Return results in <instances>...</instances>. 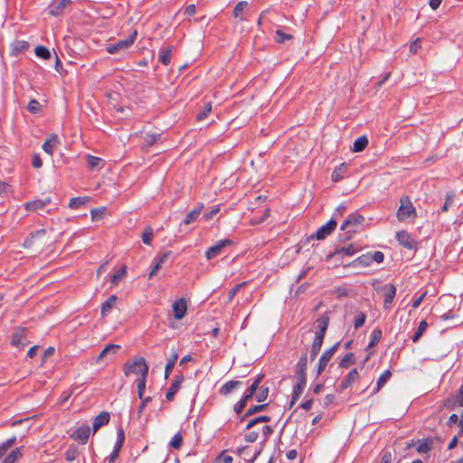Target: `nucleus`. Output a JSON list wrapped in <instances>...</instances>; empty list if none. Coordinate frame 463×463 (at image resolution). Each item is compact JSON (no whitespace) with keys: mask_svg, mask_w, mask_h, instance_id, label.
I'll use <instances>...</instances> for the list:
<instances>
[{"mask_svg":"<svg viewBox=\"0 0 463 463\" xmlns=\"http://www.w3.org/2000/svg\"><path fill=\"white\" fill-rule=\"evenodd\" d=\"M364 221V216L357 213L349 214L340 227L341 231L345 232L343 240L351 239L352 234L357 232L358 227Z\"/></svg>","mask_w":463,"mask_h":463,"instance_id":"f257e3e1","label":"nucleus"},{"mask_svg":"<svg viewBox=\"0 0 463 463\" xmlns=\"http://www.w3.org/2000/svg\"><path fill=\"white\" fill-rule=\"evenodd\" d=\"M401 205L397 211V219L403 222L409 218L416 217V209L408 196H402L400 200Z\"/></svg>","mask_w":463,"mask_h":463,"instance_id":"f03ea898","label":"nucleus"},{"mask_svg":"<svg viewBox=\"0 0 463 463\" xmlns=\"http://www.w3.org/2000/svg\"><path fill=\"white\" fill-rule=\"evenodd\" d=\"M137 35V31H134L127 39L119 40L113 44H109L106 51L110 53H118L128 49L135 42Z\"/></svg>","mask_w":463,"mask_h":463,"instance_id":"7ed1b4c3","label":"nucleus"},{"mask_svg":"<svg viewBox=\"0 0 463 463\" xmlns=\"http://www.w3.org/2000/svg\"><path fill=\"white\" fill-rule=\"evenodd\" d=\"M28 330L25 327H15L12 335L11 345L14 347L23 348L29 344L25 341Z\"/></svg>","mask_w":463,"mask_h":463,"instance_id":"20e7f679","label":"nucleus"},{"mask_svg":"<svg viewBox=\"0 0 463 463\" xmlns=\"http://www.w3.org/2000/svg\"><path fill=\"white\" fill-rule=\"evenodd\" d=\"M328 321L329 320H320V323L318 325V330L316 332V335L313 340L311 347L317 348L318 350L321 349L328 327Z\"/></svg>","mask_w":463,"mask_h":463,"instance_id":"39448f33","label":"nucleus"},{"mask_svg":"<svg viewBox=\"0 0 463 463\" xmlns=\"http://www.w3.org/2000/svg\"><path fill=\"white\" fill-rule=\"evenodd\" d=\"M144 365H147L145 358L138 357L135 359L132 363L126 364L124 365V373L126 375L138 373H140L141 375H143Z\"/></svg>","mask_w":463,"mask_h":463,"instance_id":"423d86ee","label":"nucleus"},{"mask_svg":"<svg viewBox=\"0 0 463 463\" xmlns=\"http://www.w3.org/2000/svg\"><path fill=\"white\" fill-rule=\"evenodd\" d=\"M232 241L229 239H224V240H221V241H217L213 246L210 247L206 250V252H205L206 259L212 260L214 257L218 256L222 252V249L232 245Z\"/></svg>","mask_w":463,"mask_h":463,"instance_id":"0eeeda50","label":"nucleus"},{"mask_svg":"<svg viewBox=\"0 0 463 463\" xmlns=\"http://www.w3.org/2000/svg\"><path fill=\"white\" fill-rule=\"evenodd\" d=\"M339 343L334 345L331 348L324 351L318 361L317 373L320 374L326 369L327 363L330 361L335 351L337 350Z\"/></svg>","mask_w":463,"mask_h":463,"instance_id":"6e6552de","label":"nucleus"},{"mask_svg":"<svg viewBox=\"0 0 463 463\" xmlns=\"http://www.w3.org/2000/svg\"><path fill=\"white\" fill-rule=\"evenodd\" d=\"M337 225V222L335 219H331L327 223L322 225L317 232L311 236V238H316L317 240H324L326 236H328Z\"/></svg>","mask_w":463,"mask_h":463,"instance_id":"1a4fd4ad","label":"nucleus"},{"mask_svg":"<svg viewBox=\"0 0 463 463\" xmlns=\"http://www.w3.org/2000/svg\"><path fill=\"white\" fill-rule=\"evenodd\" d=\"M379 291L381 292L383 298V303L384 307H386L389 306L396 294V287L393 284H385L382 288H379Z\"/></svg>","mask_w":463,"mask_h":463,"instance_id":"9d476101","label":"nucleus"},{"mask_svg":"<svg viewBox=\"0 0 463 463\" xmlns=\"http://www.w3.org/2000/svg\"><path fill=\"white\" fill-rule=\"evenodd\" d=\"M90 433V429L88 425L84 424L78 429H76L71 434V438L78 440L81 444H86L88 442L89 437Z\"/></svg>","mask_w":463,"mask_h":463,"instance_id":"9b49d317","label":"nucleus"},{"mask_svg":"<svg viewBox=\"0 0 463 463\" xmlns=\"http://www.w3.org/2000/svg\"><path fill=\"white\" fill-rule=\"evenodd\" d=\"M71 4V0H60L57 4H52L48 8V14L52 16L62 15L65 9Z\"/></svg>","mask_w":463,"mask_h":463,"instance_id":"f8f14e48","label":"nucleus"},{"mask_svg":"<svg viewBox=\"0 0 463 463\" xmlns=\"http://www.w3.org/2000/svg\"><path fill=\"white\" fill-rule=\"evenodd\" d=\"M396 239L403 247L412 250L416 247V241L405 231H401L396 233Z\"/></svg>","mask_w":463,"mask_h":463,"instance_id":"ddd939ff","label":"nucleus"},{"mask_svg":"<svg viewBox=\"0 0 463 463\" xmlns=\"http://www.w3.org/2000/svg\"><path fill=\"white\" fill-rule=\"evenodd\" d=\"M184 375L182 373L176 375L174 379V381L171 383L170 388L167 390L165 393V399L169 402L173 401L175 398V395L179 391L182 383L184 382Z\"/></svg>","mask_w":463,"mask_h":463,"instance_id":"4468645a","label":"nucleus"},{"mask_svg":"<svg viewBox=\"0 0 463 463\" xmlns=\"http://www.w3.org/2000/svg\"><path fill=\"white\" fill-rule=\"evenodd\" d=\"M110 420V414L108 411H102L97 415L92 423L93 432H97L101 427L109 424Z\"/></svg>","mask_w":463,"mask_h":463,"instance_id":"2eb2a0df","label":"nucleus"},{"mask_svg":"<svg viewBox=\"0 0 463 463\" xmlns=\"http://www.w3.org/2000/svg\"><path fill=\"white\" fill-rule=\"evenodd\" d=\"M51 201L52 200L50 196H45L42 199H36L31 202H27L25 203V209L27 211H37L48 205L51 203Z\"/></svg>","mask_w":463,"mask_h":463,"instance_id":"dca6fc26","label":"nucleus"},{"mask_svg":"<svg viewBox=\"0 0 463 463\" xmlns=\"http://www.w3.org/2000/svg\"><path fill=\"white\" fill-rule=\"evenodd\" d=\"M173 310L175 318H183L187 310V303L184 298H180L173 304Z\"/></svg>","mask_w":463,"mask_h":463,"instance_id":"f3484780","label":"nucleus"},{"mask_svg":"<svg viewBox=\"0 0 463 463\" xmlns=\"http://www.w3.org/2000/svg\"><path fill=\"white\" fill-rule=\"evenodd\" d=\"M60 143L59 137L55 134L50 135L45 142L43 144V149L44 152H46L48 155L52 156L54 148L57 146V145Z\"/></svg>","mask_w":463,"mask_h":463,"instance_id":"a211bd4d","label":"nucleus"},{"mask_svg":"<svg viewBox=\"0 0 463 463\" xmlns=\"http://www.w3.org/2000/svg\"><path fill=\"white\" fill-rule=\"evenodd\" d=\"M357 250L354 248L353 244H349L348 246L341 247L335 249L334 252H332L328 258H337V257H345V256H352L354 255Z\"/></svg>","mask_w":463,"mask_h":463,"instance_id":"6ab92c4d","label":"nucleus"},{"mask_svg":"<svg viewBox=\"0 0 463 463\" xmlns=\"http://www.w3.org/2000/svg\"><path fill=\"white\" fill-rule=\"evenodd\" d=\"M169 255H170V251H166V252H164L160 256H156L154 259L155 264H154L151 271L149 272V275H148L149 279H152L154 276H156L158 269L162 267V264L165 262V260L168 258Z\"/></svg>","mask_w":463,"mask_h":463,"instance_id":"aec40b11","label":"nucleus"},{"mask_svg":"<svg viewBox=\"0 0 463 463\" xmlns=\"http://www.w3.org/2000/svg\"><path fill=\"white\" fill-rule=\"evenodd\" d=\"M359 378V373L356 369H352L347 375L343 379L341 382L339 387L340 389L345 390L348 388L353 383H354Z\"/></svg>","mask_w":463,"mask_h":463,"instance_id":"412c9836","label":"nucleus"},{"mask_svg":"<svg viewBox=\"0 0 463 463\" xmlns=\"http://www.w3.org/2000/svg\"><path fill=\"white\" fill-rule=\"evenodd\" d=\"M148 373V366L144 365L143 375H141L137 381V394L139 399H143V394L146 389V375Z\"/></svg>","mask_w":463,"mask_h":463,"instance_id":"4be33fe9","label":"nucleus"},{"mask_svg":"<svg viewBox=\"0 0 463 463\" xmlns=\"http://www.w3.org/2000/svg\"><path fill=\"white\" fill-rule=\"evenodd\" d=\"M119 349H120V345H114V344L108 345L105 348L102 349V351L97 356L96 364H99L103 358H105L110 354H115Z\"/></svg>","mask_w":463,"mask_h":463,"instance_id":"5701e85b","label":"nucleus"},{"mask_svg":"<svg viewBox=\"0 0 463 463\" xmlns=\"http://www.w3.org/2000/svg\"><path fill=\"white\" fill-rule=\"evenodd\" d=\"M178 359V352L176 349H172V354L167 359L165 368V378L167 379L171 372L173 371V368L175 367V364Z\"/></svg>","mask_w":463,"mask_h":463,"instance_id":"b1692460","label":"nucleus"},{"mask_svg":"<svg viewBox=\"0 0 463 463\" xmlns=\"http://www.w3.org/2000/svg\"><path fill=\"white\" fill-rule=\"evenodd\" d=\"M203 208V204L200 203L197 207L189 212L184 220V223L188 225L194 222L201 214Z\"/></svg>","mask_w":463,"mask_h":463,"instance_id":"393cba45","label":"nucleus"},{"mask_svg":"<svg viewBox=\"0 0 463 463\" xmlns=\"http://www.w3.org/2000/svg\"><path fill=\"white\" fill-rule=\"evenodd\" d=\"M241 384L242 383L241 381H229L220 388L219 392L220 394L226 396Z\"/></svg>","mask_w":463,"mask_h":463,"instance_id":"a878e982","label":"nucleus"},{"mask_svg":"<svg viewBox=\"0 0 463 463\" xmlns=\"http://www.w3.org/2000/svg\"><path fill=\"white\" fill-rule=\"evenodd\" d=\"M24 447H19L12 450L2 461V463H15L23 456Z\"/></svg>","mask_w":463,"mask_h":463,"instance_id":"bb28decb","label":"nucleus"},{"mask_svg":"<svg viewBox=\"0 0 463 463\" xmlns=\"http://www.w3.org/2000/svg\"><path fill=\"white\" fill-rule=\"evenodd\" d=\"M267 407L268 403L251 406L250 408L248 409L246 413L240 418V421L246 420V419H248L250 416H252L257 412L264 411Z\"/></svg>","mask_w":463,"mask_h":463,"instance_id":"cd10ccee","label":"nucleus"},{"mask_svg":"<svg viewBox=\"0 0 463 463\" xmlns=\"http://www.w3.org/2000/svg\"><path fill=\"white\" fill-rule=\"evenodd\" d=\"M29 48V43L26 41H14L12 44V54H18L24 52Z\"/></svg>","mask_w":463,"mask_h":463,"instance_id":"c85d7f7f","label":"nucleus"},{"mask_svg":"<svg viewBox=\"0 0 463 463\" xmlns=\"http://www.w3.org/2000/svg\"><path fill=\"white\" fill-rule=\"evenodd\" d=\"M172 51H173L172 46H168L160 51L159 61H161L162 64L168 65L170 63L171 57H172Z\"/></svg>","mask_w":463,"mask_h":463,"instance_id":"c756f323","label":"nucleus"},{"mask_svg":"<svg viewBox=\"0 0 463 463\" xmlns=\"http://www.w3.org/2000/svg\"><path fill=\"white\" fill-rule=\"evenodd\" d=\"M117 301L116 296H110L101 306V316L107 317Z\"/></svg>","mask_w":463,"mask_h":463,"instance_id":"7c9ffc66","label":"nucleus"},{"mask_svg":"<svg viewBox=\"0 0 463 463\" xmlns=\"http://www.w3.org/2000/svg\"><path fill=\"white\" fill-rule=\"evenodd\" d=\"M368 145V139L365 136L359 137L353 145L354 152H361L363 151L366 146Z\"/></svg>","mask_w":463,"mask_h":463,"instance_id":"2f4dec72","label":"nucleus"},{"mask_svg":"<svg viewBox=\"0 0 463 463\" xmlns=\"http://www.w3.org/2000/svg\"><path fill=\"white\" fill-rule=\"evenodd\" d=\"M249 4L246 1H241L237 3L233 9V16L235 18H240L241 20H246L244 17L241 16V14L243 11L248 7Z\"/></svg>","mask_w":463,"mask_h":463,"instance_id":"473e14b6","label":"nucleus"},{"mask_svg":"<svg viewBox=\"0 0 463 463\" xmlns=\"http://www.w3.org/2000/svg\"><path fill=\"white\" fill-rule=\"evenodd\" d=\"M154 237V232L152 227L146 226L141 235V239L144 244L151 245Z\"/></svg>","mask_w":463,"mask_h":463,"instance_id":"72a5a7b5","label":"nucleus"},{"mask_svg":"<svg viewBox=\"0 0 463 463\" xmlns=\"http://www.w3.org/2000/svg\"><path fill=\"white\" fill-rule=\"evenodd\" d=\"M392 377V373L390 370H385L378 378L376 383V392H378L383 385L390 380Z\"/></svg>","mask_w":463,"mask_h":463,"instance_id":"f704fd0d","label":"nucleus"},{"mask_svg":"<svg viewBox=\"0 0 463 463\" xmlns=\"http://www.w3.org/2000/svg\"><path fill=\"white\" fill-rule=\"evenodd\" d=\"M307 355L303 354L298 363L296 364V373H307Z\"/></svg>","mask_w":463,"mask_h":463,"instance_id":"c9c22d12","label":"nucleus"},{"mask_svg":"<svg viewBox=\"0 0 463 463\" xmlns=\"http://www.w3.org/2000/svg\"><path fill=\"white\" fill-rule=\"evenodd\" d=\"M382 335H383V333L380 328H375L372 332L370 343H369L368 346L366 347L367 351L379 343V341L382 338Z\"/></svg>","mask_w":463,"mask_h":463,"instance_id":"e433bc0d","label":"nucleus"},{"mask_svg":"<svg viewBox=\"0 0 463 463\" xmlns=\"http://www.w3.org/2000/svg\"><path fill=\"white\" fill-rule=\"evenodd\" d=\"M346 169V166L345 164L340 165L338 167H336L331 175L333 182H339L344 178V173Z\"/></svg>","mask_w":463,"mask_h":463,"instance_id":"4c0bfd02","label":"nucleus"},{"mask_svg":"<svg viewBox=\"0 0 463 463\" xmlns=\"http://www.w3.org/2000/svg\"><path fill=\"white\" fill-rule=\"evenodd\" d=\"M16 442V437L13 436L0 444V458Z\"/></svg>","mask_w":463,"mask_h":463,"instance_id":"58836bf2","label":"nucleus"},{"mask_svg":"<svg viewBox=\"0 0 463 463\" xmlns=\"http://www.w3.org/2000/svg\"><path fill=\"white\" fill-rule=\"evenodd\" d=\"M432 441L430 439H420L417 446L419 453H427L431 449Z\"/></svg>","mask_w":463,"mask_h":463,"instance_id":"ea45409f","label":"nucleus"},{"mask_svg":"<svg viewBox=\"0 0 463 463\" xmlns=\"http://www.w3.org/2000/svg\"><path fill=\"white\" fill-rule=\"evenodd\" d=\"M306 388L305 384L297 383L294 385L293 392L291 396V404L295 403L300 395L302 394L304 389Z\"/></svg>","mask_w":463,"mask_h":463,"instance_id":"a19ab883","label":"nucleus"},{"mask_svg":"<svg viewBox=\"0 0 463 463\" xmlns=\"http://www.w3.org/2000/svg\"><path fill=\"white\" fill-rule=\"evenodd\" d=\"M87 163L90 169H96L103 164V159L94 156L87 155Z\"/></svg>","mask_w":463,"mask_h":463,"instance_id":"79ce46f5","label":"nucleus"},{"mask_svg":"<svg viewBox=\"0 0 463 463\" xmlns=\"http://www.w3.org/2000/svg\"><path fill=\"white\" fill-rule=\"evenodd\" d=\"M78 455H79L78 448L74 445H71L65 452V458L67 461L71 462L76 459Z\"/></svg>","mask_w":463,"mask_h":463,"instance_id":"37998d69","label":"nucleus"},{"mask_svg":"<svg viewBox=\"0 0 463 463\" xmlns=\"http://www.w3.org/2000/svg\"><path fill=\"white\" fill-rule=\"evenodd\" d=\"M87 201H89V197H74L70 200L69 207L71 209H79L81 205H83Z\"/></svg>","mask_w":463,"mask_h":463,"instance_id":"c03bdc74","label":"nucleus"},{"mask_svg":"<svg viewBox=\"0 0 463 463\" xmlns=\"http://www.w3.org/2000/svg\"><path fill=\"white\" fill-rule=\"evenodd\" d=\"M355 363V358L353 353H347L341 362L339 363V365L343 368H347L351 364H354Z\"/></svg>","mask_w":463,"mask_h":463,"instance_id":"a18cd8bd","label":"nucleus"},{"mask_svg":"<svg viewBox=\"0 0 463 463\" xmlns=\"http://www.w3.org/2000/svg\"><path fill=\"white\" fill-rule=\"evenodd\" d=\"M34 52H35L36 56H38L39 58H43L44 60H49L51 58L50 51L44 46H42V45L37 46L35 48Z\"/></svg>","mask_w":463,"mask_h":463,"instance_id":"49530a36","label":"nucleus"},{"mask_svg":"<svg viewBox=\"0 0 463 463\" xmlns=\"http://www.w3.org/2000/svg\"><path fill=\"white\" fill-rule=\"evenodd\" d=\"M183 444V437L180 432L174 435L171 441L169 442V447L179 449Z\"/></svg>","mask_w":463,"mask_h":463,"instance_id":"de8ad7c7","label":"nucleus"},{"mask_svg":"<svg viewBox=\"0 0 463 463\" xmlns=\"http://www.w3.org/2000/svg\"><path fill=\"white\" fill-rule=\"evenodd\" d=\"M27 110L33 114H37L42 110V106L36 99H31L27 105Z\"/></svg>","mask_w":463,"mask_h":463,"instance_id":"09e8293b","label":"nucleus"},{"mask_svg":"<svg viewBox=\"0 0 463 463\" xmlns=\"http://www.w3.org/2000/svg\"><path fill=\"white\" fill-rule=\"evenodd\" d=\"M427 293H428L427 290H423V291L420 292L418 296L414 297V298L412 300V304H411L412 309H416L420 306L423 299L427 296Z\"/></svg>","mask_w":463,"mask_h":463,"instance_id":"8fccbe9b","label":"nucleus"},{"mask_svg":"<svg viewBox=\"0 0 463 463\" xmlns=\"http://www.w3.org/2000/svg\"><path fill=\"white\" fill-rule=\"evenodd\" d=\"M455 199V193L449 192L446 194V200L441 207V212H447L449 208L453 204Z\"/></svg>","mask_w":463,"mask_h":463,"instance_id":"3c124183","label":"nucleus"},{"mask_svg":"<svg viewBox=\"0 0 463 463\" xmlns=\"http://www.w3.org/2000/svg\"><path fill=\"white\" fill-rule=\"evenodd\" d=\"M262 431V441L261 444L264 445L269 439V436L273 433L274 429L269 425H265L261 429Z\"/></svg>","mask_w":463,"mask_h":463,"instance_id":"603ef678","label":"nucleus"},{"mask_svg":"<svg viewBox=\"0 0 463 463\" xmlns=\"http://www.w3.org/2000/svg\"><path fill=\"white\" fill-rule=\"evenodd\" d=\"M269 395V387L261 386L260 392L255 394V399L257 402H264Z\"/></svg>","mask_w":463,"mask_h":463,"instance_id":"864d4df0","label":"nucleus"},{"mask_svg":"<svg viewBox=\"0 0 463 463\" xmlns=\"http://www.w3.org/2000/svg\"><path fill=\"white\" fill-rule=\"evenodd\" d=\"M293 38L291 34L285 33L281 30L276 31V42L279 43H283L286 41H289Z\"/></svg>","mask_w":463,"mask_h":463,"instance_id":"5fc2aeb1","label":"nucleus"},{"mask_svg":"<svg viewBox=\"0 0 463 463\" xmlns=\"http://www.w3.org/2000/svg\"><path fill=\"white\" fill-rule=\"evenodd\" d=\"M211 111H212V104L206 103L203 106V108L202 109V110L198 113L197 119L198 120L204 119L205 118H207V116L210 114Z\"/></svg>","mask_w":463,"mask_h":463,"instance_id":"6e6d98bb","label":"nucleus"},{"mask_svg":"<svg viewBox=\"0 0 463 463\" xmlns=\"http://www.w3.org/2000/svg\"><path fill=\"white\" fill-rule=\"evenodd\" d=\"M356 262L364 265V266H369L373 263V260H372V257H371V252H368L366 254H364L360 257H358L356 260H355Z\"/></svg>","mask_w":463,"mask_h":463,"instance_id":"4d7b16f0","label":"nucleus"},{"mask_svg":"<svg viewBox=\"0 0 463 463\" xmlns=\"http://www.w3.org/2000/svg\"><path fill=\"white\" fill-rule=\"evenodd\" d=\"M105 210H106L105 207L93 208L90 211L92 221H97V220L102 218V216H103V214L105 213Z\"/></svg>","mask_w":463,"mask_h":463,"instance_id":"13d9d810","label":"nucleus"},{"mask_svg":"<svg viewBox=\"0 0 463 463\" xmlns=\"http://www.w3.org/2000/svg\"><path fill=\"white\" fill-rule=\"evenodd\" d=\"M43 233H44V230H38V231H35L34 232L31 233V237L26 238V240L24 241V246L26 248L31 247L33 245V239L41 234H43Z\"/></svg>","mask_w":463,"mask_h":463,"instance_id":"bf43d9fd","label":"nucleus"},{"mask_svg":"<svg viewBox=\"0 0 463 463\" xmlns=\"http://www.w3.org/2000/svg\"><path fill=\"white\" fill-rule=\"evenodd\" d=\"M127 268L123 266L119 270H118L111 278V283L116 285L119 281V279L126 274Z\"/></svg>","mask_w":463,"mask_h":463,"instance_id":"052dcab7","label":"nucleus"},{"mask_svg":"<svg viewBox=\"0 0 463 463\" xmlns=\"http://www.w3.org/2000/svg\"><path fill=\"white\" fill-rule=\"evenodd\" d=\"M259 438V433L256 430L250 431L244 435V440L249 443L255 442Z\"/></svg>","mask_w":463,"mask_h":463,"instance_id":"680f3d73","label":"nucleus"},{"mask_svg":"<svg viewBox=\"0 0 463 463\" xmlns=\"http://www.w3.org/2000/svg\"><path fill=\"white\" fill-rule=\"evenodd\" d=\"M220 212V205H214L211 211H209L208 213H204V219L206 221H210L211 219H213L218 213Z\"/></svg>","mask_w":463,"mask_h":463,"instance_id":"e2e57ef3","label":"nucleus"},{"mask_svg":"<svg viewBox=\"0 0 463 463\" xmlns=\"http://www.w3.org/2000/svg\"><path fill=\"white\" fill-rule=\"evenodd\" d=\"M246 283L242 282L235 285L229 292H228V299L231 301L238 293L241 288H242Z\"/></svg>","mask_w":463,"mask_h":463,"instance_id":"0e129e2a","label":"nucleus"},{"mask_svg":"<svg viewBox=\"0 0 463 463\" xmlns=\"http://www.w3.org/2000/svg\"><path fill=\"white\" fill-rule=\"evenodd\" d=\"M372 260L377 263H381L384 260V254L382 251L371 252Z\"/></svg>","mask_w":463,"mask_h":463,"instance_id":"69168bd1","label":"nucleus"},{"mask_svg":"<svg viewBox=\"0 0 463 463\" xmlns=\"http://www.w3.org/2000/svg\"><path fill=\"white\" fill-rule=\"evenodd\" d=\"M295 377L297 379V383L307 385V373H296Z\"/></svg>","mask_w":463,"mask_h":463,"instance_id":"338daca9","label":"nucleus"},{"mask_svg":"<svg viewBox=\"0 0 463 463\" xmlns=\"http://www.w3.org/2000/svg\"><path fill=\"white\" fill-rule=\"evenodd\" d=\"M381 463H392V453L390 451H385L383 454Z\"/></svg>","mask_w":463,"mask_h":463,"instance_id":"774afa93","label":"nucleus"}]
</instances>
